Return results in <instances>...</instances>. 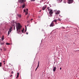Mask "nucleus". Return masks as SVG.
I'll return each mask as SVG.
<instances>
[{
	"label": "nucleus",
	"instance_id": "nucleus-34",
	"mask_svg": "<svg viewBox=\"0 0 79 79\" xmlns=\"http://www.w3.org/2000/svg\"><path fill=\"white\" fill-rule=\"evenodd\" d=\"M3 63H5V61L4 60L3 61Z\"/></svg>",
	"mask_w": 79,
	"mask_h": 79
},
{
	"label": "nucleus",
	"instance_id": "nucleus-17",
	"mask_svg": "<svg viewBox=\"0 0 79 79\" xmlns=\"http://www.w3.org/2000/svg\"><path fill=\"white\" fill-rule=\"evenodd\" d=\"M3 49L4 51H6V48L5 47L3 48Z\"/></svg>",
	"mask_w": 79,
	"mask_h": 79
},
{
	"label": "nucleus",
	"instance_id": "nucleus-39",
	"mask_svg": "<svg viewBox=\"0 0 79 79\" xmlns=\"http://www.w3.org/2000/svg\"><path fill=\"white\" fill-rule=\"evenodd\" d=\"M76 51H77V52H78V51H79V50H77Z\"/></svg>",
	"mask_w": 79,
	"mask_h": 79
},
{
	"label": "nucleus",
	"instance_id": "nucleus-37",
	"mask_svg": "<svg viewBox=\"0 0 79 79\" xmlns=\"http://www.w3.org/2000/svg\"><path fill=\"white\" fill-rule=\"evenodd\" d=\"M47 9H49V7H47Z\"/></svg>",
	"mask_w": 79,
	"mask_h": 79
},
{
	"label": "nucleus",
	"instance_id": "nucleus-1",
	"mask_svg": "<svg viewBox=\"0 0 79 79\" xmlns=\"http://www.w3.org/2000/svg\"><path fill=\"white\" fill-rule=\"evenodd\" d=\"M16 28L17 31H18L19 32H21V27H22V26L21 25V24L19 23H18L16 24Z\"/></svg>",
	"mask_w": 79,
	"mask_h": 79
},
{
	"label": "nucleus",
	"instance_id": "nucleus-2",
	"mask_svg": "<svg viewBox=\"0 0 79 79\" xmlns=\"http://www.w3.org/2000/svg\"><path fill=\"white\" fill-rule=\"evenodd\" d=\"M19 2L20 3H23V4L22 5V8H24V7H25V6H26V4L25 3V2H26V0H19Z\"/></svg>",
	"mask_w": 79,
	"mask_h": 79
},
{
	"label": "nucleus",
	"instance_id": "nucleus-44",
	"mask_svg": "<svg viewBox=\"0 0 79 79\" xmlns=\"http://www.w3.org/2000/svg\"><path fill=\"white\" fill-rule=\"evenodd\" d=\"M28 16L27 18H28Z\"/></svg>",
	"mask_w": 79,
	"mask_h": 79
},
{
	"label": "nucleus",
	"instance_id": "nucleus-20",
	"mask_svg": "<svg viewBox=\"0 0 79 79\" xmlns=\"http://www.w3.org/2000/svg\"><path fill=\"white\" fill-rule=\"evenodd\" d=\"M26 30H25V32H26V31H27V27H26Z\"/></svg>",
	"mask_w": 79,
	"mask_h": 79
},
{
	"label": "nucleus",
	"instance_id": "nucleus-25",
	"mask_svg": "<svg viewBox=\"0 0 79 79\" xmlns=\"http://www.w3.org/2000/svg\"><path fill=\"white\" fill-rule=\"evenodd\" d=\"M23 11H24V12H26V9L24 10Z\"/></svg>",
	"mask_w": 79,
	"mask_h": 79
},
{
	"label": "nucleus",
	"instance_id": "nucleus-4",
	"mask_svg": "<svg viewBox=\"0 0 79 79\" xmlns=\"http://www.w3.org/2000/svg\"><path fill=\"white\" fill-rule=\"evenodd\" d=\"M73 2H74V0H68V3L69 4L73 3Z\"/></svg>",
	"mask_w": 79,
	"mask_h": 79
},
{
	"label": "nucleus",
	"instance_id": "nucleus-18",
	"mask_svg": "<svg viewBox=\"0 0 79 79\" xmlns=\"http://www.w3.org/2000/svg\"><path fill=\"white\" fill-rule=\"evenodd\" d=\"M24 30V28L23 29V30H22V33H23Z\"/></svg>",
	"mask_w": 79,
	"mask_h": 79
},
{
	"label": "nucleus",
	"instance_id": "nucleus-32",
	"mask_svg": "<svg viewBox=\"0 0 79 79\" xmlns=\"http://www.w3.org/2000/svg\"><path fill=\"white\" fill-rule=\"evenodd\" d=\"M33 20V19H31V21H32Z\"/></svg>",
	"mask_w": 79,
	"mask_h": 79
},
{
	"label": "nucleus",
	"instance_id": "nucleus-24",
	"mask_svg": "<svg viewBox=\"0 0 79 79\" xmlns=\"http://www.w3.org/2000/svg\"><path fill=\"white\" fill-rule=\"evenodd\" d=\"M10 32L8 31V35H10Z\"/></svg>",
	"mask_w": 79,
	"mask_h": 79
},
{
	"label": "nucleus",
	"instance_id": "nucleus-26",
	"mask_svg": "<svg viewBox=\"0 0 79 79\" xmlns=\"http://www.w3.org/2000/svg\"><path fill=\"white\" fill-rule=\"evenodd\" d=\"M31 2H33L35 1V0H31Z\"/></svg>",
	"mask_w": 79,
	"mask_h": 79
},
{
	"label": "nucleus",
	"instance_id": "nucleus-3",
	"mask_svg": "<svg viewBox=\"0 0 79 79\" xmlns=\"http://www.w3.org/2000/svg\"><path fill=\"white\" fill-rule=\"evenodd\" d=\"M49 13L50 15V16L51 17L52 16H53V10H51L49 12Z\"/></svg>",
	"mask_w": 79,
	"mask_h": 79
},
{
	"label": "nucleus",
	"instance_id": "nucleus-43",
	"mask_svg": "<svg viewBox=\"0 0 79 79\" xmlns=\"http://www.w3.org/2000/svg\"><path fill=\"white\" fill-rule=\"evenodd\" d=\"M36 70H36V69H35V71H36Z\"/></svg>",
	"mask_w": 79,
	"mask_h": 79
},
{
	"label": "nucleus",
	"instance_id": "nucleus-8",
	"mask_svg": "<svg viewBox=\"0 0 79 79\" xmlns=\"http://www.w3.org/2000/svg\"><path fill=\"white\" fill-rule=\"evenodd\" d=\"M19 72L17 73V77H16V78L17 79H18V77H19Z\"/></svg>",
	"mask_w": 79,
	"mask_h": 79
},
{
	"label": "nucleus",
	"instance_id": "nucleus-31",
	"mask_svg": "<svg viewBox=\"0 0 79 79\" xmlns=\"http://www.w3.org/2000/svg\"><path fill=\"white\" fill-rule=\"evenodd\" d=\"M11 76H13V75H10V77H11Z\"/></svg>",
	"mask_w": 79,
	"mask_h": 79
},
{
	"label": "nucleus",
	"instance_id": "nucleus-33",
	"mask_svg": "<svg viewBox=\"0 0 79 79\" xmlns=\"http://www.w3.org/2000/svg\"><path fill=\"white\" fill-rule=\"evenodd\" d=\"M26 11H28V9H27L26 10Z\"/></svg>",
	"mask_w": 79,
	"mask_h": 79
},
{
	"label": "nucleus",
	"instance_id": "nucleus-42",
	"mask_svg": "<svg viewBox=\"0 0 79 79\" xmlns=\"http://www.w3.org/2000/svg\"><path fill=\"white\" fill-rule=\"evenodd\" d=\"M0 50H2V48H1Z\"/></svg>",
	"mask_w": 79,
	"mask_h": 79
},
{
	"label": "nucleus",
	"instance_id": "nucleus-23",
	"mask_svg": "<svg viewBox=\"0 0 79 79\" xmlns=\"http://www.w3.org/2000/svg\"><path fill=\"white\" fill-rule=\"evenodd\" d=\"M58 21H61V20L60 19H59V18L58 19Z\"/></svg>",
	"mask_w": 79,
	"mask_h": 79
},
{
	"label": "nucleus",
	"instance_id": "nucleus-19",
	"mask_svg": "<svg viewBox=\"0 0 79 79\" xmlns=\"http://www.w3.org/2000/svg\"><path fill=\"white\" fill-rule=\"evenodd\" d=\"M56 69V67H53V69Z\"/></svg>",
	"mask_w": 79,
	"mask_h": 79
},
{
	"label": "nucleus",
	"instance_id": "nucleus-16",
	"mask_svg": "<svg viewBox=\"0 0 79 79\" xmlns=\"http://www.w3.org/2000/svg\"><path fill=\"white\" fill-rule=\"evenodd\" d=\"M0 43L1 45H3L4 44V43H1L0 42Z\"/></svg>",
	"mask_w": 79,
	"mask_h": 79
},
{
	"label": "nucleus",
	"instance_id": "nucleus-10",
	"mask_svg": "<svg viewBox=\"0 0 79 79\" xmlns=\"http://www.w3.org/2000/svg\"><path fill=\"white\" fill-rule=\"evenodd\" d=\"M57 21H58V20L57 19H55L54 20H53L52 22H55V23H56L57 22Z\"/></svg>",
	"mask_w": 79,
	"mask_h": 79
},
{
	"label": "nucleus",
	"instance_id": "nucleus-9",
	"mask_svg": "<svg viewBox=\"0 0 79 79\" xmlns=\"http://www.w3.org/2000/svg\"><path fill=\"white\" fill-rule=\"evenodd\" d=\"M46 8H47L46 6H44V7H43L42 8L43 10H45V9Z\"/></svg>",
	"mask_w": 79,
	"mask_h": 79
},
{
	"label": "nucleus",
	"instance_id": "nucleus-29",
	"mask_svg": "<svg viewBox=\"0 0 79 79\" xmlns=\"http://www.w3.org/2000/svg\"><path fill=\"white\" fill-rule=\"evenodd\" d=\"M53 71L54 72H55V71H56V69H53Z\"/></svg>",
	"mask_w": 79,
	"mask_h": 79
},
{
	"label": "nucleus",
	"instance_id": "nucleus-30",
	"mask_svg": "<svg viewBox=\"0 0 79 79\" xmlns=\"http://www.w3.org/2000/svg\"><path fill=\"white\" fill-rule=\"evenodd\" d=\"M11 73H12V74H13V73H14V72H13V71H12Z\"/></svg>",
	"mask_w": 79,
	"mask_h": 79
},
{
	"label": "nucleus",
	"instance_id": "nucleus-13",
	"mask_svg": "<svg viewBox=\"0 0 79 79\" xmlns=\"http://www.w3.org/2000/svg\"><path fill=\"white\" fill-rule=\"evenodd\" d=\"M56 69H60V67L58 66H57Z\"/></svg>",
	"mask_w": 79,
	"mask_h": 79
},
{
	"label": "nucleus",
	"instance_id": "nucleus-21",
	"mask_svg": "<svg viewBox=\"0 0 79 79\" xmlns=\"http://www.w3.org/2000/svg\"><path fill=\"white\" fill-rule=\"evenodd\" d=\"M2 66V63L0 62V67H1Z\"/></svg>",
	"mask_w": 79,
	"mask_h": 79
},
{
	"label": "nucleus",
	"instance_id": "nucleus-41",
	"mask_svg": "<svg viewBox=\"0 0 79 79\" xmlns=\"http://www.w3.org/2000/svg\"><path fill=\"white\" fill-rule=\"evenodd\" d=\"M40 12H41V10H40Z\"/></svg>",
	"mask_w": 79,
	"mask_h": 79
},
{
	"label": "nucleus",
	"instance_id": "nucleus-40",
	"mask_svg": "<svg viewBox=\"0 0 79 79\" xmlns=\"http://www.w3.org/2000/svg\"><path fill=\"white\" fill-rule=\"evenodd\" d=\"M4 64H5V63H4Z\"/></svg>",
	"mask_w": 79,
	"mask_h": 79
},
{
	"label": "nucleus",
	"instance_id": "nucleus-45",
	"mask_svg": "<svg viewBox=\"0 0 79 79\" xmlns=\"http://www.w3.org/2000/svg\"><path fill=\"white\" fill-rule=\"evenodd\" d=\"M59 16H60V15H59Z\"/></svg>",
	"mask_w": 79,
	"mask_h": 79
},
{
	"label": "nucleus",
	"instance_id": "nucleus-38",
	"mask_svg": "<svg viewBox=\"0 0 79 79\" xmlns=\"http://www.w3.org/2000/svg\"><path fill=\"white\" fill-rule=\"evenodd\" d=\"M60 69H61V68H60Z\"/></svg>",
	"mask_w": 79,
	"mask_h": 79
},
{
	"label": "nucleus",
	"instance_id": "nucleus-11",
	"mask_svg": "<svg viewBox=\"0 0 79 79\" xmlns=\"http://www.w3.org/2000/svg\"><path fill=\"white\" fill-rule=\"evenodd\" d=\"M17 16L18 17H19V18H21V15L18 14L17 15Z\"/></svg>",
	"mask_w": 79,
	"mask_h": 79
},
{
	"label": "nucleus",
	"instance_id": "nucleus-35",
	"mask_svg": "<svg viewBox=\"0 0 79 79\" xmlns=\"http://www.w3.org/2000/svg\"><path fill=\"white\" fill-rule=\"evenodd\" d=\"M26 34L27 35L28 34V33H27V32H26Z\"/></svg>",
	"mask_w": 79,
	"mask_h": 79
},
{
	"label": "nucleus",
	"instance_id": "nucleus-7",
	"mask_svg": "<svg viewBox=\"0 0 79 79\" xmlns=\"http://www.w3.org/2000/svg\"><path fill=\"white\" fill-rule=\"evenodd\" d=\"M12 27H10V28L9 29L8 32H11L12 31Z\"/></svg>",
	"mask_w": 79,
	"mask_h": 79
},
{
	"label": "nucleus",
	"instance_id": "nucleus-14",
	"mask_svg": "<svg viewBox=\"0 0 79 79\" xmlns=\"http://www.w3.org/2000/svg\"><path fill=\"white\" fill-rule=\"evenodd\" d=\"M39 64H38L37 67L35 69H37V68H39Z\"/></svg>",
	"mask_w": 79,
	"mask_h": 79
},
{
	"label": "nucleus",
	"instance_id": "nucleus-6",
	"mask_svg": "<svg viewBox=\"0 0 79 79\" xmlns=\"http://www.w3.org/2000/svg\"><path fill=\"white\" fill-rule=\"evenodd\" d=\"M60 13V10H58L56 12V15H59Z\"/></svg>",
	"mask_w": 79,
	"mask_h": 79
},
{
	"label": "nucleus",
	"instance_id": "nucleus-15",
	"mask_svg": "<svg viewBox=\"0 0 79 79\" xmlns=\"http://www.w3.org/2000/svg\"><path fill=\"white\" fill-rule=\"evenodd\" d=\"M28 14V12L27 11L26 12H25V15H27Z\"/></svg>",
	"mask_w": 79,
	"mask_h": 79
},
{
	"label": "nucleus",
	"instance_id": "nucleus-28",
	"mask_svg": "<svg viewBox=\"0 0 79 79\" xmlns=\"http://www.w3.org/2000/svg\"><path fill=\"white\" fill-rule=\"evenodd\" d=\"M40 63V61H39V62H38V64H39Z\"/></svg>",
	"mask_w": 79,
	"mask_h": 79
},
{
	"label": "nucleus",
	"instance_id": "nucleus-22",
	"mask_svg": "<svg viewBox=\"0 0 79 79\" xmlns=\"http://www.w3.org/2000/svg\"><path fill=\"white\" fill-rule=\"evenodd\" d=\"M6 45H10V43H6Z\"/></svg>",
	"mask_w": 79,
	"mask_h": 79
},
{
	"label": "nucleus",
	"instance_id": "nucleus-36",
	"mask_svg": "<svg viewBox=\"0 0 79 79\" xmlns=\"http://www.w3.org/2000/svg\"><path fill=\"white\" fill-rule=\"evenodd\" d=\"M48 11H50V9H48Z\"/></svg>",
	"mask_w": 79,
	"mask_h": 79
},
{
	"label": "nucleus",
	"instance_id": "nucleus-12",
	"mask_svg": "<svg viewBox=\"0 0 79 79\" xmlns=\"http://www.w3.org/2000/svg\"><path fill=\"white\" fill-rule=\"evenodd\" d=\"M1 39H2V40H4V36L2 35V37Z\"/></svg>",
	"mask_w": 79,
	"mask_h": 79
},
{
	"label": "nucleus",
	"instance_id": "nucleus-46",
	"mask_svg": "<svg viewBox=\"0 0 79 79\" xmlns=\"http://www.w3.org/2000/svg\"><path fill=\"white\" fill-rule=\"evenodd\" d=\"M61 1H62V0H61Z\"/></svg>",
	"mask_w": 79,
	"mask_h": 79
},
{
	"label": "nucleus",
	"instance_id": "nucleus-5",
	"mask_svg": "<svg viewBox=\"0 0 79 79\" xmlns=\"http://www.w3.org/2000/svg\"><path fill=\"white\" fill-rule=\"evenodd\" d=\"M55 26V24H54V23H53V22H52L49 25V26L50 27H53V26Z\"/></svg>",
	"mask_w": 79,
	"mask_h": 79
},
{
	"label": "nucleus",
	"instance_id": "nucleus-27",
	"mask_svg": "<svg viewBox=\"0 0 79 79\" xmlns=\"http://www.w3.org/2000/svg\"><path fill=\"white\" fill-rule=\"evenodd\" d=\"M4 71H8L7 70H4Z\"/></svg>",
	"mask_w": 79,
	"mask_h": 79
}]
</instances>
